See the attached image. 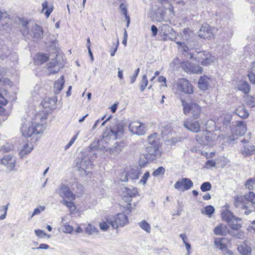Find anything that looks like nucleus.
<instances>
[{
	"label": "nucleus",
	"mask_w": 255,
	"mask_h": 255,
	"mask_svg": "<svg viewBox=\"0 0 255 255\" xmlns=\"http://www.w3.org/2000/svg\"><path fill=\"white\" fill-rule=\"evenodd\" d=\"M234 204L241 214L249 215L254 209L255 193L250 192L244 196L238 195L234 197Z\"/></svg>",
	"instance_id": "nucleus-1"
},
{
	"label": "nucleus",
	"mask_w": 255,
	"mask_h": 255,
	"mask_svg": "<svg viewBox=\"0 0 255 255\" xmlns=\"http://www.w3.org/2000/svg\"><path fill=\"white\" fill-rule=\"evenodd\" d=\"M178 45V48H181L183 53L185 55H189V58L192 59L194 56L195 59L198 63H200L203 66H208L210 65L214 60V58L211 54L207 51L196 52V53H189L188 52L189 50L194 48V45H192L188 42V46L185 42H176Z\"/></svg>",
	"instance_id": "nucleus-2"
},
{
	"label": "nucleus",
	"mask_w": 255,
	"mask_h": 255,
	"mask_svg": "<svg viewBox=\"0 0 255 255\" xmlns=\"http://www.w3.org/2000/svg\"><path fill=\"white\" fill-rule=\"evenodd\" d=\"M123 132L124 126L123 123L117 119H114L112 122L109 128H107L103 132L102 135L103 140L107 142L111 139H117L122 136Z\"/></svg>",
	"instance_id": "nucleus-3"
},
{
	"label": "nucleus",
	"mask_w": 255,
	"mask_h": 255,
	"mask_svg": "<svg viewBox=\"0 0 255 255\" xmlns=\"http://www.w3.org/2000/svg\"><path fill=\"white\" fill-rule=\"evenodd\" d=\"M148 145L147 147L148 153L146 158L153 161L161 155V152L159 149V140L158 134L154 132L148 137Z\"/></svg>",
	"instance_id": "nucleus-4"
},
{
	"label": "nucleus",
	"mask_w": 255,
	"mask_h": 255,
	"mask_svg": "<svg viewBox=\"0 0 255 255\" xmlns=\"http://www.w3.org/2000/svg\"><path fill=\"white\" fill-rule=\"evenodd\" d=\"M182 106L183 107V113L188 116L191 113L193 119H198L201 113V107L197 104L193 102L188 103L185 100H182Z\"/></svg>",
	"instance_id": "nucleus-5"
},
{
	"label": "nucleus",
	"mask_w": 255,
	"mask_h": 255,
	"mask_svg": "<svg viewBox=\"0 0 255 255\" xmlns=\"http://www.w3.org/2000/svg\"><path fill=\"white\" fill-rule=\"evenodd\" d=\"M138 196V191L136 188L129 189L128 188L125 187L123 189V191L121 195L123 199L127 203V210L129 211L128 213L130 212V209L131 208V205L133 204L134 206H135L136 202H132V198H136Z\"/></svg>",
	"instance_id": "nucleus-6"
},
{
	"label": "nucleus",
	"mask_w": 255,
	"mask_h": 255,
	"mask_svg": "<svg viewBox=\"0 0 255 255\" xmlns=\"http://www.w3.org/2000/svg\"><path fill=\"white\" fill-rule=\"evenodd\" d=\"M107 221L114 229L118 227H124L128 223V216L124 213H120L116 216L107 217Z\"/></svg>",
	"instance_id": "nucleus-7"
},
{
	"label": "nucleus",
	"mask_w": 255,
	"mask_h": 255,
	"mask_svg": "<svg viewBox=\"0 0 255 255\" xmlns=\"http://www.w3.org/2000/svg\"><path fill=\"white\" fill-rule=\"evenodd\" d=\"M92 161L88 157H82L81 160L79 162H77L76 166L78 171L80 172V174L82 176L88 175L91 172L88 170L91 168L92 166Z\"/></svg>",
	"instance_id": "nucleus-8"
},
{
	"label": "nucleus",
	"mask_w": 255,
	"mask_h": 255,
	"mask_svg": "<svg viewBox=\"0 0 255 255\" xmlns=\"http://www.w3.org/2000/svg\"><path fill=\"white\" fill-rule=\"evenodd\" d=\"M175 85L176 89L180 92L187 94H191L193 92L192 85L185 78L178 79Z\"/></svg>",
	"instance_id": "nucleus-9"
},
{
	"label": "nucleus",
	"mask_w": 255,
	"mask_h": 255,
	"mask_svg": "<svg viewBox=\"0 0 255 255\" xmlns=\"http://www.w3.org/2000/svg\"><path fill=\"white\" fill-rule=\"evenodd\" d=\"M35 22L31 20L24 18L19 19V28L21 34L25 37L29 38V33L32 27L30 25L35 24Z\"/></svg>",
	"instance_id": "nucleus-10"
},
{
	"label": "nucleus",
	"mask_w": 255,
	"mask_h": 255,
	"mask_svg": "<svg viewBox=\"0 0 255 255\" xmlns=\"http://www.w3.org/2000/svg\"><path fill=\"white\" fill-rule=\"evenodd\" d=\"M181 66L185 72L189 74H201L203 68L195 63L186 61L182 63Z\"/></svg>",
	"instance_id": "nucleus-11"
},
{
	"label": "nucleus",
	"mask_w": 255,
	"mask_h": 255,
	"mask_svg": "<svg viewBox=\"0 0 255 255\" xmlns=\"http://www.w3.org/2000/svg\"><path fill=\"white\" fill-rule=\"evenodd\" d=\"M215 139V135L211 132L206 131L201 135H196V140L201 144L212 145Z\"/></svg>",
	"instance_id": "nucleus-12"
},
{
	"label": "nucleus",
	"mask_w": 255,
	"mask_h": 255,
	"mask_svg": "<svg viewBox=\"0 0 255 255\" xmlns=\"http://www.w3.org/2000/svg\"><path fill=\"white\" fill-rule=\"evenodd\" d=\"M174 188L178 191L184 192L189 190L193 186V182L189 178H182L174 184Z\"/></svg>",
	"instance_id": "nucleus-13"
},
{
	"label": "nucleus",
	"mask_w": 255,
	"mask_h": 255,
	"mask_svg": "<svg viewBox=\"0 0 255 255\" xmlns=\"http://www.w3.org/2000/svg\"><path fill=\"white\" fill-rule=\"evenodd\" d=\"M30 27H32L31 32L29 33V38H32L34 41H38L43 38V31L42 27L36 23L33 24Z\"/></svg>",
	"instance_id": "nucleus-14"
},
{
	"label": "nucleus",
	"mask_w": 255,
	"mask_h": 255,
	"mask_svg": "<svg viewBox=\"0 0 255 255\" xmlns=\"http://www.w3.org/2000/svg\"><path fill=\"white\" fill-rule=\"evenodd\" d=\"M129 131L133 134L141 135L146 132L144 124L138 122H133L129 125Z\"/></svg>",
	"instance_id": "nucleus-15"
},
{
	"label": "nucleus",
	"mask_w": 255,
	"mask_h": 255,
	"mask_svg": "<svg viewBox=\"0 0 255 255\" xmlns=\"http://www.w3.org/2000/svg\"><path fill=\"white\" fill-rule=\"evenodd\" d=\"M15 162L16 158L10 154L5 155L1 159V164L5 166L9 171L14 170Z\"/></svg>",
	"instance_id": "nucleus-16"
},
{
	"label": "nucleus",
	"mask_w": 255,
	"mask_h": 255,
	"mask_svg": "<svg viewBox=\"0 0 255 255\" xmlns=\"http://www.w3.org/2000/svg\"><path fill=\"white\" fill-rule=\"evenodd\" d=\"M58 194L63 198H66L71 201L74 200L76 197V195L73 194L69 187L65 184H61L59 186Z\"/></svg>",
	"instance_id": "nucleus-17"
},
{
	"label": "nucleus",
	"mask_w": 255,
	"mask_h": 255,
	"mask_svg": "<svg viewBox=\"0 0 255 255\" xmlns=\"http://www.w3.org/2000/svg\"><path fill=\"white\" fill-rule=\"evenodd\" d=\"M210 25L207 23L202 24L198 32V36L202 38H211L213 36V30Z\"/></svg>",
	"instance_id": "nucleus-18"
},
{
	"label": "nucleus",
	"mask_w": 255,
	"mask_h": 255,
	"mask_svg": "<svg viewBox=\"0 0 255 255\" xmlns=\"http://www.w3.org/2000/svg\"><path fill=\"white\" fill-rule=\"evenodd\" d=\"M56 102L57 99L56 98L47 97L42 101L41 105L45 110V112L50 113L53 109H55L54 106Z\"/></svg>",
	"instance_id": "nucleus-19"
},
{
	"label": "nucleus",
	"mask_w": 255,
	"mask_h": 255,
	"mask_svg": "<svg viewBox=\"0 0 255 255\" xmlns=\"http://www.w3.org/2000/svg\"><path fill=\"white\" fill-rule=\"evenodd\" d=\"M60 56L57 55L56 57L48 64V68L50 69L48 72L49 75L56 73L59 71L60 68L59 66L60 65Z\"/></svg>",
	"instance_id": "nucleus-20"
},
{
	"label": "nucleus",
	"mask_w": 255,
	"mask_h": 255,
	"mask_svg": "<svg viewBox=\"0 0 255 255\" xmlns=\"http://www.w3.org/2000/svg\"><path fill=\"white\" fill-rule=\"evenodd\" d=\"M183 126L189 131L196 133L201 130L200 124L198 121L187 120L184 122Z\"/></svg>",
	"instance_id": "nucleus-21"
},
{
	"label": "nucleus",
	"mask_w": 255,
	"mask_h": 255,
	"mask_svg": "<svg viewBox=\"0 0 255 255\" xmlns=\"http://www.w3.org/2000/svg\"><path fill=\"white\" fill-rule=\"evenodd\" d=\"M9 80L6 78H0V84L1 85H8ZM7 92L5 89H0V104L3 105H5L7 103L6 100Z\"/></svg>",
	"instance_id": "nucleus-22"
},
{
	"label": "nucleus",
	"mask_w": 255,
	"mask_h": 255,
	"mask_svg": "<svg viewBox=\"0 0 255 255\" xmlns=\"http://www.w3.org/2000/svg\"><path fill=\"white\" fill-rule=\"evenodd\" d=\"M124 147V143L122 142L115 143L114 145L111 148H106L104 147L103 150L105 151H109L111 155H114L117 156L120 152L122 150V149Z\"/></svg>",
	"instance_id": "nucleus-23"
},
{
	"label": "nucleus",
	"mask_w": 255,
	"mask_h": 255,
	"mask_svg": "<svg viewBox=\"0 0 255 255\" xmlns=\"http://www.w3.org/2000/svg\"><path fill=\"white\" fill-rule=\"evenodd\" d=\"M159 2L163 5V7L162 8H159L157 10L158 13L159 15L157 16L159 17L160 19H162L163 18V9H168L169 12H172L173 10V6L170 4V3L168 2V0H158Z\"/></svg>",
	"instance_id": "nucleus-24"
},
{
	"label": "nucleus",
	"mask_w": 255,
	"mask_h": 255,
	"mask_svg": "<svg viewBox=\"0 0 255 255\" xmlns=\"http://www.w3.org/2000/svg\"><path fill=\"white\" fill-rule=\"evenodd\" d=\"M21 132L22 135L25 137L34 136L33 126H30L28 124H23L21 127Z\"/></svg>",
	"instance_id": "nucleus-25"
},
{
	"label": "nucleus",
	"mask_w": 255,
	"mask_h": 255,
	"mask_svg": "<svg viewBox=\"0 0 255 255\" xmlns=\"http://www.w3.org/2000/svg\"><path fill=\"white\" fill-rule=\"evenodd\" d=\"M255 152V146L252 144H245L241 149V153L244 156H248L253 154Z\"/></svg>",
	"instance_id": "nucleus-26"
},
{
	"label": "nucleus",
	"mask_w": 255,
	"mask_h": 255,
	"mask_svg": "<svg viewBox=\"0 0 255 255\" xmlns=\"http://www.w3.org/2000/svg\"><path fill=\"white\" fill-rule=\"evenodd\" d=\"M210 85V79L206 76H201L198 82V86L200 89L206 91Z\"/></svg>",
	"instance_id": "nucleus-27"
},
{
	"label": "nucleus",
	"mask_w": 255,
	"mask_h": 255,
	"mask_svg": "<svg viewBox=\"0 0 255 255\" xmlns=\"http://www.w3.org/2000/svg\"><path fill=\"white\" fill-rule=\"evenodd\" d=\"M236 123V133L240 136L243 135L247 132V126L245 122L237 121Z\"/></svg>",
	"instance_id": "nucleus-28"
},
{
	"label": "nucleus",
	"mask_w": 255,
	"mask_h": 255,
	"mask_svg": "<svg viewBox=\"0 0 255 255\" xmlns=\"http://www.w3.org/2000/svg\"><path fill=\"white\" fill-rule=\"evenodd\" d=\"M64 83V77L63 75L61 76L58 80L55 82L53 88L54 93L55 94H59L62 90Z\"/></svg>",
	"instance_id": "nucleus-29"
},
{
	"label": "nucleus",
	"mask_w": 255,
	"mask_h": 255,
	"mask_svg": "<svg viewBox=\"0 0 255 255\" xmlns=\"http://www.w3.org/2000/svg\"><path fill=\"white\" fill-rule=\"evenodd\" d=\"M214 233L217 235L225 236L229 233L226 225L220 224L217 226L214 230Z\"/></svg>",
	"instance_id": "nucleus-30"
},
{
	"label": "nucleus",
	"mask_w": 255,
	"mask_h": 255,
	"mask_svg": "<svg viewBox=\"0 0 255 255\" xmlns=\"http://www.w3.org/2000/svg\"><path fill=\"white\" fill-rule=\"evenodd\" d=\"M221 216L223 220L228 222V224L231 221H234L237 218L234 216L232 212L227 210L223 211L221 214Z\"/></svg>",
	"instance_id": "nucleus-31"
},
{
	"label": "nucleus",
	"mask_w": 255,
	"mask_h": 255,
	"mask_svg": "<svg viewBox=\"0 0 255 255\" xmlns=\"http://www.w3.org/2000/svg\"><path fill=\"white\" fill-rule=\"evenodd\" d=\"M238 250L243 255H251L252 254L250 248L248 247V242L247 241L244 245L239 246Z\"/></svg>",
	"instance_id": "nucleus-32"
},
{
	"label": "nucleus",
	"mask_w": 255,
	"mask_h": 255,
	"mask_svg": "<svg viewBox=\"0 0 255 255\" xmlns=\"http://www.w3.org/2000/svg\"><path fill=\"white\" fill-rule=\"evenodd\" d=\"M71 187L73 192H75L77 196H81L83 194L84 188L82 184L78 182H75L71 185Z\"/></svg>",
	"instance_id": "nucleus-33"
},
{
	"label": "nucleus",
	"mask_w": 255,
	"mask_h": 255,
	"mask_svg": "<svg viewBox=\"0 0 255 255\" xmlns=\"http://www.w3.org/2000/svg\"><path fill=\"white\" fill-rule=\"evenodd\" d=\"M48 57L46 55V54H42V53H38L37 54L35 58L34 63L37 65H40L44 63L48 60Z\"/></svg>",
	"instance_id": "nucleus-34"
},
{
	"label": "nucleus",
	"mask_w": 255,
	"mask_h": 255,
	"mask_svg": "<svg viewBox=\"0 0 255 255\" xmlns=\"http://www.w3.org/2000/svg\"><path fill=\"white\" fill-rule=\"evenodd\" d=\"M236 114L242 119H246L249 116V113L244 106L239 107L236 110Z\"/></svg>",
	"instance_id": "nucleus-35"
},
{
	"label": "nucleus",
	"mask_w": 255,
	"mask_h": 255,
	"mask_svg": "<svg viewBox=\"0 0 255 255\" xmlns=\"http://www.w3.org/2000/svg\"><path fill=\"white\" fill-rule=\"evenodd\" d=\"M241 222V218H236L234 221H231L230 223H229V225L232 229L237 231L239 230L242 227V224L240 223Z\"/></svg>",
	"instance_id": "nucleus-36"
},
{
	"label": "nucleus",
	"mask_w": 255,
	"mask_h": 255,
	"mask_svg": "<svg viewBox=\"0 0 255 255\" xmlns=\"http://www.w3.org/2000/svg\"><path fill=\"white\" fill-rule=\"evenodd\" d=\"M248 77L251 83L255 84V61L250 65V72L248 74Z\"/></svg>",
	"instance_id": "nucleus-37"
},
{
	"label": "nucleus",
	"mask_w": 255,
	"mask_h": 255,
	"mask_svg": "<svg viewBox=\"0 0 255 255\" xmlns=\"http://www.w3.org/2000/svg\"><path fill=\"white\" fill-rule=\"evenodd\" d=\"M220 119L223 125L227 126L232 120V116L230 114L224 113L223 115L221 116Z\"/></svg>",
	"instance_id": "nucleus-38"
},
{
	"label": "nucleus",
	"mask_w": 255,
	"mask_h": 255,
	"mask_svg": "<svg viewBox=\"0 0 255 255\" xmlns=\"http://www.w3.org/2000/svg\"><path fill=\"white\" fill-rule=\"evenodd\" d=\"M11 51L7 46H2L0 49V58L2 60L7 58Z\"/></svg>",
	"instance_id": "nucleus-39"
},
{
	"label": "nucleus",
	"mask_w": 255,
	"mask_h": 255,
	"mask_svg": "<svg viewBox=\"0 0 255 255\" xmlns=\"http://www.w3.org/2000/svg\"><path fill=\"white\" fill-rule=\"evenodd\" d=\"M239 89L245 94H247L250 91V86L246 81H241L239 85Z\"/></svg>",
	"instance_id": "nucleus-40"
},
{
	"label": "nucleus",
	"mask_w": 255,
	"mask_h": 255,
	"mask_svg": "<svg viewBox=\"0 0 255 255\" xmlns=\"http://www.w3.org/2000/svg\"><path fill=\"white\" fill-rule=\"evenodd\" d=\"M33 148V145L30 144V145L28 144L24 145L23 148L20 151L19 154L21 157H24L25 155L29 153Z\"/></svg>",
	"instance_id": "nucleus-41"
},
{
	"label": "nucleus",
	"mask_w": 255,
	"mask_h": 255,
	"mask_svg": "<svg viewBox=\"0 0 255 255\" xmlns=\"http://www.w3.org/2000/svg\"><path fill=\"white\" fill-rule=\"evenodd\" d=\"M61 203L65 205L71 212H74L76 210L75 204L71 201H67L66 199H63L60 202Z\"/></svg>",
	"instance_id": "nucleus-42"
},
{
	"label": "nucleus",
	"mask_w": 255,
	"mask_h": 255,
	"mask_svg": "<svg viewBox=\"0 0 255 255\" xmlns=\"http://www.w3.org/2000/svg\"><path fill=\"white\" fill-rule=\"evenodd\" d=\"M10 114V110L9 109H6L0 106V115L3 116V117L1 120L2 122L5 121L7 117Z\"/></svg>",
	"instance_id": "nucleus-43"
},
{
	"label": "nucleus",
	"mask_w": 255,
	"mask_h": 255,
	"mask_svg": "<svg viewBox=\"0 0 255 255\" xmlns=\"http://www.w3.org/2000/svg\"><path fill=\"white\" fill-rule=\"evenodd\" d=\"M214 211V208L211 205H209L202 209L201 211L202 214L211 216Z\"/></svg>",
	"instance_id": "nucleus-44"
},
{
	"label": "nucleus",
	"mask_w": 255,
	"mask_h": 255,
	"mask_svg": "<svg viewBox=\"0 0 255 255\" xmlns=\"http://www.w3.org/2000/svg\"><path fill=\"white\" fill-rule=\"evenodd\" d=\"M222 241L223 239L217 238L214 241V244L221 250H227V246L223 243Z\"/></svg>",
	"instance_id": "nucleus-45"
},
{
	"label": "nucleus",
	"mask_w": 255,
	"mask_h": 255,
	"mask_svg": "<svg viewBox=\"0 0 255 255\" xmlns=\"http://www.w3.org/2000/svg\"><path fill=\"white\" fill-rule=\"evenodd\" d=\"M34 135L42 133L45 129V126L43 124H36L33 126Z\"/></svg>",
	"instance_id": "nucleus-46"
},
{
	"label": "nucleus",
	"mask_w": 255,
	"mask_h": 255,
	"mask_svg": "<svg viewBox=\"0 0 255 255\" xmlns=\"http://www.w3.org/2000/svg\"><path fill=\"white\" fill-rule=\"evenodd\" d=\"M139 226L143 230L149 233L151 230L150 225L145 220L138 223Z\"/></svg>",
	"instance_id": "nucleus-47"
},
{
	"label": "nucleus",
	"mask_w": 255,
	"mask_h": 255,
	"mask_svg": "<svg viewBox=\"0 0 255 255\" xmlns=\"http://www.w3.org/2000/svg\"><path fill=\"white\" fill-rule=\"evenodd\" d=\"M42 11H44L45 9H46V11L45 12V15H46V17H48L51 14V12L53 10L52 6L48 7V2L47 1H45L42 3Z\"/></svg>",
	"instance_id": "nucleus-48"
},
{
	"label": "nucleus",
	"mask_w": 255,
	"mask_h": 255,
	"mask_svg": "<svg viewBox=\"0 0 255 255\" xmlns=\"http://www.w3.org/2000/svg\"><path fill=\"white\" fill-rule=\"evenodd\" d=\"M148 84V80L145 75H144L142 77V80L140 83V89L141 92H143Z\"/></svg>",
	"instance_id": "nucleus-49"
},
{
	"label": "nucleus",
	"mask_w": 255,
	"mask_h": 255,
	"mask_svg": "<svg viewBox=\"0 0 255 255\" xmlns=\"http://www.w3.org/2000/svg\"><path fill=\"white\" fill-rule=\"evenodd\" d=\"M246 187L250 190H253L255 187V178H251L246 183Z\"/></svg>",
	"instance_id": "nucleus-50"
},
{
	"label": "nucleus",
	"mask_w": 255,
	"mask_h": 255,
	"mask_svg": "<svg viewBox=\"0 0 255 255\" xmlns=\"http://www.w3.org/2000/svg\"><path fill=\"white\" fill-rule=\"evenodd\" d=\"M85 232L87 234L91 235L93 233H97L98 230L94 226L91 224H88L85 229Z\"/></svg>",
	"instance_id": "nucleus-51"
},
{
	"label": "nucleus",
	"mask_w": 255,
	"mask_h": 255,
	"mask_svg": "<svg viewBox=\"0 0 255 255\" xmlns=\"http://www.w3.org/2000/svg\"><path fill=\"white\" fill-rule=\"evenodd\" d=\"M212 185L209 182H205L200 186V189L203 192L210 191L211 189Z\"/></svg>",
	"instance_id": "nucleus-52"
},
{
	"label": "nucleus",
	"mask_w": 255,
	"mask_h": 255,
	"mask_svg": "<svg viewBox=\"0 0 255 255\" xmlns=\"http://www.w3.org/2000/svg\"><path fill=\"white\" fill-rule=\"evenodd\" d=\"M128 176L132 179H137L140 176V173L137 170L132 169L130 171V173H129Z\"/></svg>",
	"instance_id": "nucleus-53"
},
{
	"label": "nucleus",
	"mask_w": 255,
	"mask_h": 255,
	"mask_svg": "<svg viewBox=\"0 0 255 255\" xmlns=\"http://www.w3.org/2000/svg\"><path fill=\"white\" fill-rule=\"evenodd\" d=\"M165 169L163 167L160 166L156 169L152 173L153 176H157L160 175H163L165 173Z\"/></svg>",
	"instance_id": "nucleus-54"
},
{
	"label": "nucleus",
	"mask_w": 255,
	"mask_h": 255,
	"mask_svg": "<svg viewBox=\"0 0 255 255\" xmlns=\"http://www.w3.org/2000/svg\"><path fill=\"white\" fill-rule=\"evenodd\" d=\"M120 7L121 9L123 14L125 15L126 18L128 19L127 22V26H128V25L129 23V17L128 16V12H127V9L124 3H122L120 5Z\"/></svg>",
	"instance_id": "nucleus-55"
},
{
	"label": "nucleus",
	"mask_w": 255,
	"mask_h": 255,
	"mask_svg": "<svg viewBox=\"0 0 255 255\" xmlns=\"http://www.w3.org/2000/svg\"><path fill=\"white\" fill-rule=\"evenodd\" d=\"M13 148V146L9 143H5L0 147V151L3 152H7Z\"/></svg>",
	"instance_id": "nucleus-56"
},
{
	"label": "nucleus",
	"mask_w": 255,
	"mask_h": 255,
	"mask_svg": "<svg viewBox=\"0 0 255 255\" xmlns=\"http://www.w3.org/2000/svg\"><path fill=\"white\" fill-rule=\"evenodd\" d=\"M247 104L252 107H255V98L251 96H248L247 98Z\"/></svg>",
	"instance_id": "nucleus-57"
},
{
	"label": "nucleus",
	"mask_w": 255,
	"mask_h": 255,
	"mask_svg": "<svg viewBox=\"0 0 255 255\" xmlns=\"http://www.w3.org/2000/svg\"><path fill=\"white\" fill-rule=\"evenodd\" d=\"M7 59L12 62H15L18 60V56L16 52L11 50L10 54L8 55Z\"/></svg>",
	"instance_id": "nucleus-58"
},
{
	"label": "nucleus",
	"mask_w": 255,
	"mask_h": 255,
	"mask_svg": "<svg viewBox=\"0 0 255 255\" xmlns=\"http://www.w3.org/2000/svg\"><path fill=\"white\" fill-rule=\"evenodd\" d=\"M79 134V132H78L77 133V134L74 135L71 139V140H70V141L68 142V143L64 147V149L65 150H66L67 149H68L73 144V143L74 142V141H75V140L77 138V137L78 136Z\"/></svg>",
	"instance_id": "nucleus-59"
},
{
	"label": "nucleus",
	"mask_w": 255,
	"mask_h": 255,
	"mask_svg": "<svg viewBox=\"0 0 255 255\" xmlns=\"http://www.w3.org/2000/svg\"><path fill=\"white\" fill-rule=\"evenodd\" d=\"M8 204L5 206H0V210H1V208L3 209V214L0 216V220H3L6 217L7 211L8 209Z\"/></svg>",
	"instance_id": "nucleus-60"
},
{
	"label": "nucleus",
	"mask_w": 255,
	"mask_h": 255,
	"mask_svg": "<svg viewBox=\"0 0 255 255\" xmlns=\"http://www.w3.org/2000/svg\"><path fill=\"white\" fill-rule=\"evenodd\" d=\"M45 206H40L39 208L35 209L31 217H32L35 215L39 214L41 212L45 210Z\"/></svg>",
	"instance_id": "nucleus-61"
},
{
	"label": "nucleus",
	"mask_w": 255,
	"mask_h": 255,
	"mask_svg": "<svg viewBox=\"0 0 255 255\" xmlns=\"http://www.w3.org/2000/svg\"><path fill=\"white\" fill-rule=\"evenodd\" d=\"M139 72V68L136 69L134 71L133 75L131 76L130 78V83L131 84H132V83H133L135 82V81L136 80V78H137V77L138 76Z\"/></svg>",
	"instance_id": "nucleus-62"
},
{
	"label": "nucleus",
	"mask_w": 255,
	"mask_h": 255,
	"mask_svg": "<svg viewBox=\"0 0 255 255\" xmlns=\"http://www.w3.org/2000/svg\"><path fill=\"white\" fill-rule=\"evenodd\" d=\"M109 224L107 221L106 222H103L100 224V228L102 230L106 231L109 228Z\"/></svg>",
	"instance_id": "nucleus-63"
},
{
	"label": "nucleus",
	"mask_w": 255,
	"mask_h": 255,
	"mask_svg": "<svg viewBox=\"0 0 255 255\" xmlns=\"http://www.w3.org/2000/svg\"><path fill=\"white\" fill-rule=\"evenodd\" d=\"M149 176V173L148 171L146 172L144 175L142 176L141 179L140 180V182L142 183L143 185H144L147 179L148 178Z\"/></svg>",
	"instance_id": "nucleus-64"
}]
</instances>
